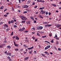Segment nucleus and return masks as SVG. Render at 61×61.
I'll use <instances>...</instances> for the list:
<instances>
[{"label": "nucleus", "instance_id": "1", "mask_svg": "<svg viewBox=\"0 0 61 61\" xmlns=\"http://www.w3.org/2000/svg\"><path fill=\"white\" fill-rule=\"evenodd\" d=\"M7 51L5 52V53L7 55H8L10 56H12L11 53H7Z\"/></svg>", "mask_w": 61, "mask_h": 61}, {"label": "nucleus", "instance_id": "2", "mask_svg": "<svg viewBox=\"0 0 61 61\" xmlns=\"http://www.w3.org/2000/svg\"><path fill=\"white\" fill-rule=\"evenodd\" d=\"M43 28V27L41 26H39L36 28L38 30H41Z\"/></svg>", "mask_w": 61, "mask_h": 61}, {"label": "nucleus", "instance_id": "3", "mask_svg": "<svg viewBox=\"0 0 61 61\" xmlns=\"http://www.w3.org/2000/svg\"><path fill=\"white\" fill-rule=\"evenodd\" d=\"M6 46V44H2L0 46V48H3L4 47V46Z\"/></svg>", "mask_w": 61, "mask_h": 61}, {"label": "nucleus", "instance_id": "4", "mask_svg": "<svg viewBox=\"0 0 61 61\" xmlns=\"http://www.w3.org/2000/svg\"><path fill=\"white\" fill-rule=\"evenodd\" d=\"M14 44V46L16 47H18L19 46V44H16L15 41H13Z\"/></svg>", "mask_w": 61, "mask_h": 61}, {"label": "nucleus", "instance_id": "5", "mask_svg": "<svg viewBox=\"0 0 61 61\" xmlns=\"http://www.w3.org/2000/svg\"><path fill=\"white\" fill-rule=\"evenodd\" d=\"M52 25H49L47 24L45 25V27H46V28L50 27Z\"/></svg>", "mask_w": 61, "mask_h": 61}, {"label": "nucleus", "instance_id": "6", "mask_svg": "<svg viewBox=\"0 0 61 61\" xmlns=\"http://www.w3.org/2000/svg\"><path fill=\"white\" fill-rule=\"evenodd\" d=\"M50 46H47L45 48V50H47V49L50 48Z\"/></svg>", "mask_w": 61, "mask_h": 61}, {"label": "nucleus", "instance_id": "7", "mask_svg": "<svg viewBox=\"0 0 61 61\" xmlns=\"http://www.w3.org/2000/svg\"><path fill=\"white\" fill-rule=\"evenodd\" d=\"M40 11H41V12H42L41 13V14H44L46 12V10L43 11V10H41Z\"/></svg>", "mask_w": 61, "mask_h": 61}, {"label": "nucleus", "instance_id": "8", "mask_svg": "<svg viewBox=\"0 0 61 61\" xmlns=\"http://www.w3.org/2000/svg\"><path fill=\"white\" fill-rule=\"evenodd\" d=\"M28 6L27 5H25L23 6V7L24 8H28Z\"/></svg>", "mask_w": 61, "mask_h": 61}, {"label": "nucleus", "instance_id": "9", "mask_svg": "<svg viewBox=\"0 0 61 61\" xmlns=\"http://www.w3.org/2000/svg\"><path fill=\"white\" fill-rule=\"evenodd\" d=\"M56 27L59 28L61 26V25L60 24H57L56 25Z\"/></svg>", "mask_w": 61, "mask_h": 61}, {"label": "nucleus", "instance_id": "10", "mask_svg": "<svg viewBox=\"0 0 61 61\" xmlns=\"http://www.w3.org/2000/svg\"><path fill=\"white\" fill-rule=\"evenodd\" d=\"M4 27H6V28H8V25L7 24H4Z\"/></svg>", "mask_w": 61, "mask_h": 61}, {"label": "nucleus", "instance_id": "11", "mask_svg": "<svg viewBox=\"0 0 61 61\" xmlns=\"http://www.w3.org/2000/svg\"><path fill=\"white\" fill-rule=\"evenodd\" d=\"M7 48H8L9 49H10L11 48V46H7Z\"/></svg>", "mask_w": 61, "mask_h": 61}, {"label": "nucleus", "instance_id": "12", "mask_svg": "<svg viewBox=\"0 0 61 61\" xmlns=\"http://www.w3.org/2000/svg\"><path fill=\"white\" fill-rule=\"evenodd\" d=\"M4 8V6H1L0 8V10H2Z\"/></svg>", "mask_w": 61, "mask_h": 61}, {"label": "nucleus", "instance_id": "13", "mask_svg": "<svg viewBox=\"0 0 61 61\" xmlns=\"http://www.w3.org/2000/svg\"><path fill=\"white\" fill-rule=\"evenodd\" d=\"M15 39L16 40H19V39L20 38H19L18 37V36H16V37L15 38Z\"/></svg>", "mask_w": 61, "mask_h": 61}, {"label": "nucleus", "instance_id": "14", "mask_svg": "<svg viewBox=\"0 0 61 61\" xmlns=\"http://www.w3.org/2000/svg\"><path fill=\"white\" fill-rule=\"evenodd\" d=\"M56 45H58L59 44V42H58V41H56V42H55Z\"/></svg>", "mask_w": 61, "mask_h": 61}, {"label": "nucleus", "instance_id": "15", "mask_svg": "<svg viewBox=\"0 0 61 61\" xmlns=\"http://www.w3.org/2000/svg\"><path fill=\"white\" fill-rule=\"evenodd\" d=\"M26 23L27 24H30V21H26Z\"/></svg>", "mask_w": 61, "mask_h": 61}, {"label": "nucleus", "instance_id": "16", "mask_svg": "<svg viewBox=\"0 0 61 61\" xmlns=\"http://www.w3.org/2000/svg\"><path fill=\"white\" fill-rule=\"evenodd\" d=\"M23 46L25 47V48H27V46L26 45H24Z\"/></svg>", "mask_w": 61, "mask_h": 61}, {"label": "nucleus", "instance_id": "17", "mask_svg": "<svg viewBox=\"0 0 61 61\" xmlns=\"http://www.w3.org/2000/svg\"><path fill=\"white\" fill-rule=\"evenodd\" d=\"M29 57H26V58H25V59H24L25 60H27V59H28V58H29Z\"/></svg>", "mask_w": 61, "mask_h": 61}, {"label": "nucleus", "instance_id": "18", "mask_svg": "<svg viewBox=\"0 0 61 61\" xmlns=\"http://www.w3.org/2000/svg\"><path fill=\"white\" fill-rule=\"evenodd\" d=\"M7 42V41L5 40H4V43H6Z\"/></svg>", "mask_w": 61, "mask_h": 61}, {"label": "nucleus", "instance_id": "19", "mask_svg": "<svg viewBox=\"0 0 61 61\" xmlns=\"http://www.w3.org/2000/svg\"><path fill=\"white\" fill-rule=\"evenodd\" d=\"M19 30L20 31H24L22 29L20 28Z\"/></svg>", "mask_w": 61, "mask_h": 61}, {"label": "nucleus", "instance_id": "20", "mask_svg": "<svg viewBox=\"0 0 61 61\" xmlns=\"http://www.w3.org/2000/svg\"><path fill=\"white\" fill-rule=\"evenodd\" d=\"M45 42L47 43H48V44H50V42H49V41H45Z\"/></svg>", "mask_w": 61, "mask_h": 61}, {"label": "nucleus", "instance_id": "21", "mask_svg": "<svg viewBox=\"0 0 61 61\" xmlns=\"http://www.w3.org/2000/svg\"><path fill=\"white\" fill-rule=\"evenodd\" d=\"M23 31L25 30V28L24 27H23L21 29Z\"/></svg>", "mask_w": 61, "mask_h": 61}, {"label": "nucleus", "instance_id": "22", "mask_svg": "<svg viewBox=\"0 0 61 61\" xmlns=\"http://www.w3.org/2000/svg\"><path fill=\"white\" fill-rule=\"evenodd\" d=\"M14 50H15V51H19V50L18 48H17L16 49H14Z\"/></svg>", "mask_w": 61, "mask_h": 61}, {"label": "nucleus", "instance_id": "23", "mask_svg": "<svg viewBox=\"0 0 61 61\" xmlns=\"http://www.w3.org/2000/svg\"><path fill=\"white\" fill-rule=\"evenodd\" d=\"M16 37H17V36H15L13 37V39H14L15 38H16Z\"/></svg>", "mask_w": 61, "mask_h": 61}, {"label": "nucleus", "instance_id": "24", "mask_svg": "<svg viewBox=\"0 0 61 61\" xmlns=\"http://www.w3.org/2000/svg\"><path fill=\"white\" fill-rule=\"evenodd\" d=\"M13 26L14 28H16L17 27V26L16 25H13Z\"/></svg>", "mask_w": 61, "mask_h": 61}, {"label": "nucleus", "instance_id": "25", "mask_svg": "<svg viewBox=\"0 0 61 61\" xmlns=\"http://www.w3.org/2000/svg\"><path fill=\"white\" fill-rule=\"evenodd\" d=\"M31 19H32L34 21L35 20L34 19V18H33V17H31Z\"/></svg>", "mask_w": 61, "mask_h": 61}, {"label": "nucleus", "instance_id": "26", "mask_svg": "<svg viewBox=\"0 0 61 61\" xmlns=\"http://www.w3.org/2000/svg\"><path fill=\"white\" fill-rule=\"evenodd\" d=\"M25 21H22L21 22V23H25Z\"/></svg>", "mask_w": 61, "mask_h": 61}, {"label": "nucleus", "instance_id": "27", "mask_svg": "<svg viewBox=\"0 0 61 61\" xmlns=\"http://www.w3.org/2000/svg\"><path fill=\"white\" fill-rule=\"evenodd\" d=\"M51 42L52 43H53L54 42V39H53L52 40H51Z\"/></svg>", "mask_w": 61, "mask_h": 61}, {"label": "nucleus", "instance_id": "28", "mask_svg": "<svg viewBox=\"0 0 61 61\" xmlns=\"http://www.w3.org/2000/svg\"><path fill=\"white\" fill-rule=\"evenodd\" d=\"M10 22L11 23H14V21L13 20H12Z\"/></svg>", "mask_w": 61, "mask_h": 61}, {"label": "nucleus", "instance_id": "29", "mask_svg": "<svg viewBox=\"0 0 61 61\" xmlns=\"http://www.w3.org/2000/svg\"><path fill=\"white\" fill-rule=\"evenodd\" d=\"M53 47H54V49H56V50H57V49H56V46H54Z\"/></svg>", "mask_w": 61, "mask_h": 61}, {"label": "nucleus", "instance_id": "30", "mask_svg": "<svg viewBox=\"0 0 61 61\" xmlns=\"http://www.w3.org/2000/svg\"><path fill=\"white\" fill-rule=\"evenodd\" d=\"M37 35H38V36H41V35H40L38 33H37Z\"/></svg>", "mask_w": 61, "mask_h": 61}, {"label": "nucleus", "instance_id": "31", "mask_svg": "<svg viewBox=\"0 0 61 61\" xmlns=\"http://www.w3.org/2000/svg\"><path fill=\"white\" fill-rule=\"evenodd\" d=\"M30 2V0H29L28 1H27V4H29Z\"/></svg>", "mask_w": 61, "mask_h": 61}, {"label": "nucleus", "instance_id": "32", "mask_svg": "<svg viewBox=\"0 0 61 61\" xmlns=\"http://www.w3.org/2000/svg\"><path fill=\"white\" fill-rule=\"evenodd\" d=\"M24 16H21V15H20V16H19V17H20V18H22L23 17H24Z\"/></svg>", "mask_w": 61, "mask_h": 61}, {"label": "nucleus", "instance_id": "33", "mask_svg": "<svg viewBox=\"0 0 61 61\" xmlns=\"http://www.w3.org/2000/svg\"><path fill=\"white\" fill-rule=\"evenodd\" d=\"M46 37V36L45 35V36H42V38H45Z\"/></svg>", "mask_w": 61, "mask_h": 61}, {"label": "nucleus", "instance_id": "34", "mask_svg": "<svg viewBox=\"0 0 61 61\" xmlns=\"http://www.w3.org/2000/svg\"><path fill=\"white\" fill-rule=\"evenodd\" d=\"M28 30H26L24 32L26 33L27 32H28Z\"/></svg>", "mask_w": 61, "mask_h": 61}, {"label": "nucleus", "instance_id": "35", "mask_svg": "<svg viewBox=\"0 0 61 61\" xmlns=\"http://www.w3.org/2000/svg\"><path fill=\"white\" fill-rule=\"evenodd\" d=\"M57 36L56 35V34L55 35V36L54 37V38H57Z\"/></svg>", "mask_w": 61, "mask_h": 61}, {"label": "nucleus", "instance_id": "36", "mask_svg": "<svg viewBox=\"0 0 61 61\" xmlns=\"http://www.w3.org/2000/svg\"><path fill=\"white\" fill-rule=\"evenodd\" d=\"M40 17L41 18H43V17L41 15H40Z\"/></svg>", "mask_w": 61, "mask_h": 61}, {"label": "nucleus", "instance_id": "37", "mask_svg": "<svg viewBox=\"0 0 61 61\" xmlns=\"http://www.w3.org/2000/svg\"><path fill=\"white\" fill-rule=\"evenodd\" d=\"M27 13V11H24V12H23V13L24 14H25L26 13Z\"/></svg>", "mask_w": 61, "mask_h": 61}, {"label": "nucleus", "instance_id": "38", "mask_svg": "<svg viewBox=\"0 0 61 61\" xmlns=\"http://www.w3.org/2000/svg\"><path fill=\"white\" fill-rule=\"evenodd\" d=\"M23 48H21L20 49V51H23Z\"/></svg>", "mask_w": 61, "mask_h": 61}, {"label": "nucleus", "instance_id": "39", "mask_svg": "<svg viewBox=\"0 0 61 61\" xmlns=\"http://www.w3.org/2000/svg\"><path fill=\"white\" fill-rule=\"evenodd\" d=\"M35 3L34 2H32V5H35Z\"/></svg>", "mask_w": 61, "mask_h": 61}, {"label": "nucleus", "instance_id": "40", "mask_svg": "<svg viewBox=\"0 0 61 61\" xmlns=\"http://www.w3.org/2000/svg\"><path fill=\"white\" fill-rule=\"evenodd\" d=\"M41 55L42 56H45V54H41Z\"/></svg>", "mask_w": 61, "mask_h": 61}, {"label": "nucleus", "instance_id": "41", "mask_svg": "<svg viewBox=\"0 0 61 61\" xmlns=\"http://www.w3.org/2000/svg\"><path fill=\"white\" fill-rule=\"evenodd\" d=\"M4 17H7V15H4Z\"/></svg>", "mask_w": 61, "mask_h": 61}, {"label": "nucleus", "instance_id": "42", "mask_svg": "<svg viewBox=\"0 0 61 61\" xmlns=\"http://www.w3.org/2000/svg\"><path fill=\"white\" fill-rule=\"evenodd\" d=\"M3 24V22H1L0 23V25H2Z\"/></svg>", "mask_w": 61, "mask_h": 61}, {"label": "nucleus", "instance_id": "43", "mask_svg": "<svg viewBox=\"0 0 61 61\" xmlns=\"http://www.w3.org/2000/svg\"><path fill=\"white\" fill-rule=\"evenodd\" d=\"M53 6H54V7L56 6V5L54 4H53Z\"/></svg>", "mask_w": 61, "mask_h": 61}, {"label": "nucleus", "instance_id": "44", "mask_svg": "<svg viewBox=\"0 0 61 61\" xmlns=\"http://www.w3.org/2000/svg\"><path fill=\"white\" fill-rule=\"evenodd\" d=\"M41 0H37V2H41Z\"/></svg>", "mask_w": 61, "mask_h": 61}, {"label": "nucleus", "instance_id": "45", "mask_svg": "<svg viewBox=\"0 0 61 61\" xmlns=\"http://www.w3.org/2000/svg\"><path fill=\"white\" fill-rule=\"evenodd\" d=\"M25 41H26V42H29L28 40H25Z\"/></svg>", "mask_w": 61, "mask_h": 61}, {"label": "nucleus", "instance_id": "46", "mask_svg": "<svg viewBox=\"0 0 61 61\" xmlns=\"http://www.w3.org/2000/svg\"><path fill=\"white\" fill-rule=\"evenodd\" d=\"M11 23V22L10 21H8V24H10V23Z\"/></svg>", "mask_w": 61, "mask_h": 61}, {"label": "nucleus", "instance_id": "47", "mask_svg": "<svg viewBox=\"0 0 61 61\" xmlns=\"http://www.w3.org/2000/svg\"><path fill=\"white\" fill-rule=\"evenodd\" d=\"M21 0H19V2L20 4L21 3Z\"/></svg>", "mask_w": 61, "mask_h": 61}, {"label": "nucleus", "instance_id": "48", "mask_svg": "<svg viewBox=\"0 0 61 61\" xmlns=\"http://www.w3.org/2000/svg\"><path fill=\"white\" fill-rule=\"evenodd\" d=\"M13 35V32H11V34L10 35L11 36V35Z\"/></svg>", "mask_w": 61, "mask_h": 61}, {"label": "nucleus", "instance_id": "49", "mask_svg": "<svg viewBox=\"0 0 61 61\" xmlns=\"http://www.w3.org/2000/svg\"><path fill=\"white\" fill-rule=\"evenodd\" d=\"M37 6H35L34 7V8H36L37 7Z\"/></svg>", "mask_w": 61, "mask_h": 61}, {"label": "nucleus", "instance_id": "50", "mask_svg": "<svg viewBox=\"0 0 61 61\" xmlns=\"http://www.w3.org/2000/svg\"><path fill=\"white\" fill-rule=\"evenodd\" d=\"M44 24H47L48 22H46L44 23Z\"/></svg>", "mask_w": 61, "mask_h": 61}, {"label": "nucleus", "instance_id": "51", "mask_svg": "<svg viewBox=\"0 0 61 61\" xmlns=\"http://www.w3.org/2000/svg\"><path fill=\"white\" fill-rule=\"evenodd\" d=\"M58 50L59 51H61V49L60 48H58Z\"/></svg>", "mask_w": 61, "mask_h": 61}, {"label": "nucleus", "instance_id": "52", "mask_svg": "<svg viewBox=\"0 0 61 61\" xmlns=\"http://www.w3.org/2000/svg\"><path fill=\"white\" fill-rule=\"evenodd\" d=\"M45 2V1L44 0H43L42 1V0H41V2Z\"/></svg>", "mask_w": 61, "mask_h": 61}, {"label": "nucleus", "instance_id": "53", "mask_svg": "<svg viewBox=\"0 0 61 61\" xmlns=\"http://www.w3.org/2000/svg\"><path fill=\"white\" fill-rule=\"evenodd\" d=\"M46 15H48V12H46Z\"/></svg>", "mask_w": 61, "mask_h": 61}, {"label": "nucleus", "instance_id": "54", "mask_svg": "<svg viewBox=\"0 0 61 61\" xmlns=\"http://www.w3.org/2000/svg\"><path fill=\"white\" fill-rule=\"evenodd\" d=\"M6 10H7V9H6L4 10V12H5Z\"/></svg>", "mask_w": 61, "mask_h": 61}, {"label": "nucleus", "instance_id": "55", "mask_svg": "<svg viewBox=\"0 0 61 61\" xmlns=\"http://www.w3.org/2000/svg\"><path fill=\"white\" fill-rule=\"evenodd\" d=\"M49 36L50 37H51L52 36V35L51 34H49Z\"/></svg>", "mask_w": 61, "mask_h": 61}, {"label": "nucleus", "instance_id": "56", "mask_svg": "<svg viewBox=\"0 0 61 61\" xmlns=\"http://www.w3.org/2000/svg\"><path fill=\"white\" fill-rule=\"evenodd\" d=\"M10 56H8L7 57V58L8 59H10Z\"/></svg>", "mask_w": 61, "mask_h": 61}, {"label": "nucleus", "instance_id": "57", "mask_svg": "<svg viewBox=\"0 0 61 61\" xmlns=\"http://www.w3.org/2000/svg\"><path fill=\"white\" fill-rule=\"evenodd\" d=\"M24 54H25L27 53V52H26L25 51L24 52Z\"/></svg>", "mask_w": 61, "mask_h": 61}, {"label": "nucleus", "instance_id": "58", "mask_svg": "<svg viewBox=\"0 0 61 61\" xmlns=\"http://www.w3.org/2000/svg\"><path fill=\"white\" fill-rule=\"evenodd\" d=\"M39 10H43V9H42V8H41H41H40V9H39Z\"/></svg>", "mask_w": 61, "mask_h": 61}, {"label": "nucleus", "instance_id": "59", "mask_svg": "<svg viewBox=\"0 0 61 61\" xmlns=\"http://www.w3.org/2000/svg\"><path fill=\"white\" fill-rule=\"evenodd\" d=\"M37 40H38L37 39H35V42H36V41H37Z\"/></svg>", "mask_w": 61, "mask_h": 61}, {"label": "nucleus", "instance_id": "60", "mask_svg": "<svg viewBox=\"0 0 61 61\" xmlns=\"http://www.w3.org/2000/svg\"><path fill=\"white\" fill-rule=\"evenodd\" d=\"M34 23H36V20H35L34 22Z\"/></svg>", "mask_w": 61, "mask_h": 61}, {"label": "nucleus", "instance_id": "61", "mask_svg": "<svg viewBox=\"0 0 61 61\" xmlns=\"http://www.w3.org/2000/svg\"><path fill=\"white\" fill-rule=\"evenodd\" d=\"M42 9L43 10L45 8V7H41Z\"/></svg>", "mask_w": 61, "mask_h": 61}, {"label": "nucleus", "instance_id": "62", "mask_svg": "<svg viewBox=\"0 0 61 61\" xmlns=\"http://www.w3.org/2000/svg\"><path fill=\"white\" fill-rule=\"evenodd\" d=\"M23 18H24L25 19L26 18V17L24 16L23 17Z\"/></svg>", "mask_w": 61, "mask_h": 61}, {"label": "nucleus", "instance_id": "63", "mask_svg": "<svg viewBox=\"0 0 61 61\" xmlns=\"http://www.w3.org/2000/svg\"><path fill=\"white\" fill-rule=\"evenodd\" d=\"M39 13V12H36V14H38Z\"/></svg>", "mask_w": 61, "mask_h": 61}, {"label": "nucleus", "instance_id": "64", "mask_svg": "<svg viewBox=\"0 0 61 61\" xmlns=\"http://www.w3.org/2000/svg\"><path fill=\"white\" fill-rule=\"evenodd\" d=\"M45 53H46V54H48V52H45Z\"/></svg>", "mask_w": 61, "mask_h": 61}]
</instances>
